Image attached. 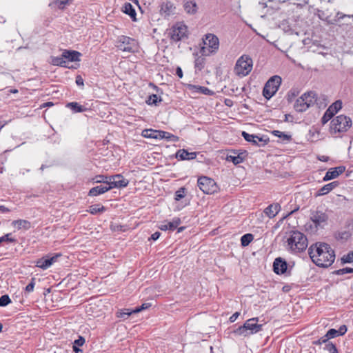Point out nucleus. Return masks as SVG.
<instances>
[{
  "label": "nucleus",
  "instance_id": "0e129e2a",
  "mask_svg": "<svg viewBox=\"0 0 353 353\" xmlns=\"http://www.w3.org/2000/svg\"><path fill=\"white\" fill-rule=\"evenodd\" d=\"M319 159L321 161H323V162H325L327 161L328 159V157H325V156H321L319 157Z\"/></svg>",
  "mask_w": 353,
  "mask_h": 353
},
{
  "label": "nucleus",
  "instance_id": "aec40b11",
  "mask_svg": "<svg viewBox=\"0 0 353 353\" xmlns=\"http://www.w3.org/2000/svg\"><path fill=\"white\" fill-rule=\"evenodd\" d=\"M181 224V220L179 218H174L172 221H164L161 223L159 228L161 230L166 231L170 230L174 231Z\"/></svg>",
  "mask_w": 353,
  "mask_h": 353
},
{
  "label": "nucleus",
  "instance_id": "79ce46f5",
  "mask_svg": "<svg viewBox=\"0 0 353 353\" xmlns=\"http://www.w3.org/2000/svg\"><path fill=\"white\" fill-rule=\"evenodd\" d=\"M228 161H231L234 164L237 165L243 161V157L239 154L237 156L228 155L227 157Z\"/></svg>",
  "mask_w": 353,
  "mask_h": 353
},
{
  "label": "nucleus",
  "instance_id": "f704fd0d",
  "mask_svg": "<svg viewBox=\"0 0 353 353\" xmlns=\"http://www.w3.org/2000/svg\"><path fill=\"white\" fill-rule=\"evenodd\" d=\"M51 63L54 65H59L61 67H67V61L65 60L63 54L60 57H53L51 59Z\"/></svg>",
  "mask_w": 353,
  "mask_h": 353
},
{
  "label": "nucleus",
  "instance_id": "7ed1b4c3",
  "mask_svg": "<svg viewBox=\"0 0 353 353\" xmlns=\"http://www.w3.org/2000/svg\"><path fill=\"white\" fill-rule=\"evenodd\" d=\"M220 42L218 37L212 33L203 36L202 43L198 47L203 55H214L219 50Z\"/></svg>",
  "mask_w": 353,
  "mask_h": 353
},
{
  "label": "nucleus",
  "instance_id": "39448f33",
  "mask_svg": "<svg viewBox=\"0 0 353 353\" xmlns=\"http://www.w3.org/2000/svg\"><path fill=\"white\" fill-rule=\"evenodd\" d=\"M253 67V61L251 57L247 54H243L236 61L234 68L236 75L243 77L250 74Z\"/></svg>",
  "mask_w": 353,
  "mask_h": 353
},
{
  "label": "nucleus",
  "instance_id": "774afa93",
  "mask_svg": "<svg viewBox=\"0 0 353 353\" xmlns=\"http://www.w3.org/2000/svg\"><path fill=\"white\" fill-rule=\"evenodd\" d=\"M259 4L262 7V8H265L267 7V3L265 2H259Z\"/></svg>",
  "mask_w": 353,
  "mask_h": 353
},
{
  "label": "nucleus",
  "instance_id": "ddd939ff",
  "mask_svg": "<svg viewBox=\"0 0 353 353\" xmlns=\"http://www.w3.org/2000/svg\"><path fill=\"white\" fill-rule=\"evenodd\" d=\"M347 329L345 325H341L339 330L336 329H330L328 330V332L326 333V334L319 339V340L314 341V344L315 345H321L323 343L327 342V341L330 339L335 338L339 336H342L345 334L347 332Z\"/></svg>",
  "mask_w": 353,
  "mask_h": 353
},
{
  "label": "nucleus",
  "instance_id": "58836bf2",
  "mask_svg": "<svg viewBox=\"0 0 353 353\" xmlns=\"http://www.w3.org/2000/svg\"><path fill=\"white\" fill-rule=\"evenodd\" d=\"M272 133L275 137L280 138L283 141H290L291 139V136L290 134H286L284 132H281L279 130H274L272 131Z\"/></svg>",
  "mask_w": 353,
  "mask_h": 353
},
{
  "label": "nucleus",
  "instance_id": "72a5a7b5",
  "mask_svg": "<svg viewBox=\"0 0 353 353\" xmlns=\"http://www.w3.org/2000/svg\"><path fill=\"white\" fill-rule=\"evenodd\" d=\"M123 11L124 13L128 14L131 17V18L133 19V20H135L136 19V12L134 9L133 6L130 3H125L123 8Z\"/></svg>",
  "mask_w": 353,
  "mask_h": 353
},
{
  "label": "nucleus",
  "instance_id": "cd10ccee",
  "mask_svg": "<svg viewBox=\"0 0 353 353\" xmlns=\"http://www.w3.org/2000/svg\"><path fill=\"white\" fill-rule=\"evenodd\" d=\"M242 136L248 142L254 145H259V142L263 141V139L255 134H250L246 132H242Z\"/></svg>",
  "mask_w": 353,
  "mask_h": 353
},
{
  "label": "nucleus",
  "instance_id": "0eeeda50",
  "mask_svg": "<svg viewBox=\"0 0 353 353\" xmlns=\"http://www.w3.org/2000/svg\"><path fill=\"white\" fill-rule=\"evenodd\" d=\"M351 126V119L345 115L341 114L332 120L330 131L332 134H336L338 132H346Z\"/></svg>",
  "mask_w": 353,
  "mask_h": 353
},
{
  "label": "nucleus",
  "instance_id": "4be33fe9",
  "mask_svg": "<svg viewBox=\"0 0 353 353\" xmlns=\"http://www.w3.org/2000/svg\"><path fill=\"white\" fill-rule=\"evenodd\" d=\"M339 185V182L333 181L325 184L321 188H320L316 193V196H321L325 195L332 191L335 188Z\"/></svg>",
  "mask_w": 353,
  "mask_h": 353
},
{
  "label": "nucleus",
  "instance_id": "b1692460",
  "mask_svg": "<svg viewBox=\"0 0 353 353\" xmlns=\"http://www.w3.org/2000/svg\"><path fill=\"white\" fill-rule=\"evenodd\" d=\"M176 157L180 160H191L196 157V152H189L185 149L179 150L176 153Z\"/></svg>",
  "mask_w": 353,
  "mask_h": 353
},
{
  "label": "nucleus",
  "instance_id": "37998d69",
  "mask_svg": "<svg viewBox=\"0 0 353 353\" xmlns=\"http://www.w3.org/2000/svg\"><path fill=\"white\" fill-rule=\"evenodd\" d=\"M161 99L157 94L150 95L146 101L148 105H157L158 103L161 101Z\"/></svg>",
  "mask_w": 353,
  "mask_h": 353
},
{
  "label": "nucleus",
  "instance_id": "e433bc0d",
  "mask_svg": "<svg viewBox=\"0 0 353 353\" xmlns=\"http://www.w3.org/2000/svg\"><path fill=\"white\" fill-rule=\"evenodd\" d=\"M254 239V236L252 234H245L243 235L241 238V245L245 247L248 245Z\"/></svg>",
  "mask_w": 353,
  "mask_h": 353
},
{
  "label": "nucleus",
  "instance_id": "338daca9",
  "mask_svg": "<svg viewBox=\"0 0 353 353\" xmlns=\"http://www.w3.org/2000/svg\"><path fill=\"white\" fill-rule=\"evenodd\" d=\"M9 92L12 94H17L19 92V90L17 89H11L9 90Z\"/></svg>",
  "mask_w": 353,
  "mask_h": 353
},
{
  "label": "nucleus",
  "instance_id": "c03bdc74",
  "mask_svg": "<svg viewBox=\"0 0 353 353\" xmlns=\"http://www.w3.org/2000/svg\"><path fill=\"white\" fill-rule=\"evenodd\" d=\"M353 262V252H350L341 258V263H350Z\"/></svg>",
  "mask_w": 353,
  "mask_h": 353
},
{
  "label": "nucleus",
  "instance_id": "e2e57ef3",
  "mask_svg": "<svg viewBox=\"0 0 353 353\" xmlns=\"http://www.w3.org/2000/svg\"><path fill=\"white\" fill-rule=\"evenodd\" d=\"M0 211L2 212H8L10 210L4 205H0Z\"/></svg>",
  "mask_w": 353,
  "mask_h": 353
},
{
  "label": "nucleus",
  "instance_id": "49530a36",
  "mask_svg": "<svg viewBox=\"0 0 353 353\" xmlns=\"http://www.w3.org/2000/svg\"><path fill=\"white\" fill-rule=\"evenodd\" d=\"M334 114L333 113L331 112V111H330L329 109H327L325 112L324 113L322 119H321V122L324 125L328 121H330L332 117L334 116Z\"/></svg>",
  "mask_w": 353,
  "mask_h": 353
},
{
  "label": "nucleus",
  "instance_id": "864d4df0",
  "mask_svg": "<svg viewBox=\"0 0 353 353\" xmlns=\"http://www.w3.org/2000/svg\"><path fill=\"white\" fill-rule=\"evenodd\" d=\"M85 343V339L82 336H79L78 339L74 341V345L77 346H82Z\"/></svg>",
  "mask_w": 353,
  "mask_h": 353
},
{
  "label": "nucleus",
  "instance_id": "13d9d810",
  "mask_svg": "<svg viewBox=\"0 0 353 353\" xmlns=\"http://www.w3.org/2000/svg\"><path fill=\"white\" fill-rule=\"evenodd\" d=\"M239 314H240V312H236L235 313H234V314H233L230 317V321L231 323L234 322V321L236 320V319L239 317Z\"/></svg>",
  "mask_w": 353,
  "mask_h": 353
},
{
  "label": "nucleus",
  "instance_id": "f3484780",
  "mask_svg": "<svg viewBox=\"0 0 353 353\" xmlns=\"http://www.w3.org/2000/svg\"><path fill=\"white\" fill-rule=\"evenodd\" d=\"M110 187V190L113 188H125L128 185V180L125 179L123 176L120 174H116L114 176H109L108 181Z\"/></svg>",
  "mask_w": 353,
  "mask_h": 353
},
{
  "label": "nucleus",
  "instance_id": "09e8293b",
  "mask_svg": "<svg viewBox=\"0 0 353 353\" xmlns=\"http://www.w3.org/2000/svg\"><path fill=\"white\" fill-rule=\"evenodd\" d=\"M349 273H353V268H345L335 271V274L337 275H343Z\"/></svg>",
  "mask_w": 353,
  "mask_h": 353
},
{
  "label": "nucleus",
  "instance_id": "2f4dec72",
  "mask_svg": "<svg viewBox=\"0 0 353 353\" xmlns=\"http://www.w3.org/2000/svg\"><path fill=\"white\" fill-rule=\"evenodd\" d=\"M159 139H166L171 141H178L179 137L168 132L159 130Z\"/></svg>",
  "mask_w": 353,
  "mask_h": 353
},
{
  "label": "nucleus",
  "instance_id": "4c0bfd02",
  "mask_svg": "<svg viewBox=\"0 0 353 353\" xmlns=\"http://www.w3.org/2000/svg\"><path fill=\"white\" fill-rule=\"evenodd\" d=\"M104 210L105 208L101 204H94L90 206L89 210L88 211L92 214H95L99 212H102Z\"/></svg>",
  "mask_w": 353,
  "mask_h": 353
},
{
  "label": "nucleus",
  "instance_id": "a19ab883",
  "mask_svg": "<svg viewBox=\"0 0 353 353\" xmlns=\"http://www.w3.org/2000/svg\"><path fill=\"white\" fill-rule=\"evenodd\" d=\"M323 344H325L323 349L327 351L329 353H338V350L335 345L332 343L327 341L326 343H323Z\"/></svg>",
  "mask_w": 353,
  "mask_h": 353
},
{
  "label": "nucleus",
  "instance_id": "f8f14e48",
  "mask_svg": "<svg viewBox=\"0 0 353 353\" xmlns=\"http://www.w3.org/2000/svg\"><path fill=\"white\" fill-rule=\"evenodd\" d=\"M318 16L322 21L332 25L338 24L341 20L345 19H353V14H345L340 12H338L334 17L327 15L325 12H320Z\"/></svg>",
  "mask_w": 353,
  "mask_h": 353
},
{
  "label": "nucleus",
  "instance_id": "4d7b16f0",
  "mask_svg": "<svg viewBox=\"0 0 353 353\" xmlns=\"http://www.w3.org/2000/svg\"><path fill=\"white\" fill-rule=\"evenodd\" d=\"M34 287V283L32 281L26 287V291L28 292H31L33 291Z\"/></svg>",
  "mask_w": 353,
  "mask_h": 353
},
{
  "label": "nucleus",
  "instance_id": "6e6552de",
  "mask_svg": "<svg viewBox=\"0 0 353 353\" xmlns=\"http://www.w3.org/2000/svg\"><path fill=\"white\" fill-rule=\"evenodd\" d=\"M282 79L281 77L274 75L265 84L263 90V95L267 99L272 98L277 92L281 84Z\"/></svg>",
  "mask_w": 353,
  "mask_h": 353
},
{
  "label": "nucleus",
  "instance_id": "5701e85b",
  "mask_svg": "<svg viewBox=\"0 0 353 353\" xmlns=\"http://www.w3.org/2000/svg\"><path fill=\"white\" fill-rule=\"evenodd\" d=\"M281 207L279 203H272L268 205L265 210L264 213L270 219L274 218L281 210Z\"/></svg>",
  "mask_w": 353,
  "mask_h": 353
},
{
  "label": "nucleus",
  "instance_id": "c9c22d12",
  "mask_svg": "<svg viewBox=\"0 0 353 353\" xmlns=\"http://www.w3.org/2000/svg\"><path fill=\"white\" fill-rule=\"evenodd\" d=\"M135 312H133V310H130L128 308H125L123 310H120L117 312V316L118 318L122 319L123 320L127 319L130 315L132 314H135Z\"/></svg>",
  "mask_w": 353,
  "mask_h": 353
},
{
  "label": "nucleus",
  "instance_id": "de8ad7c7",
  "mask_svg": "<svg viewBox=\"0 0 353 353\" xmlns=\"http://www.w3.org/2000/svg\"><path fill=\"white\" fill-rule=\"evenodd\" d=\"M11 303V300L8 295H3L0 297V306L4 307Z\"/></svg>",
  "mask_w": 353,
  "mask_h": 353
},
{
  "label": "nucleus",
  "instance_id": "bf43d9fd",
  "mask_svg": "<svg viewBox=\"0 0 353 353\" xmlns=\"http://www.w3.org/2000/svg\"><path fill=\"white\" fill-rule=\"evenodd\" d=\"M76 83L79 86L83 85V79L81 76H77L76 77Z\"/></svg>",
  "mask_w": 353,
  "mask_h": 353
},
{
  "label": "nucleus",
  "instance_id": "c756f323",
  "mask_svg": "<svg viewBox=\"0 0 353 353\" xmlns=\"http://www.w3.org/2000/svg\"><path fill=\"white\" fill-rule=\"evenodd\" d=\"M12 225L17 230H28L30 228V223L26 220L19 219L12 221Z\"/></svg>",
  "mask_w": 353,
  "mask_h": 353
},
{
  "label": "nucleus",
  "instance_id": "3c124183",
  "mask_svg": "<svg viewBox=\"0 0 353 353\" xmlns=\"http://www.w3.org/2000/svg\"><path fill=\"white\" fill-rule=\"evenodd\" d=\"M185 196V188H180L175 192V200L179 201Z\"/></svg>",
  "mask_w": 353,
  "mask_h": 353
},
{
  "label": "nucleus",
  "instance_id": "ea45409f",
  "mask_svg": "<svg viewBox=\"0 0 353 353\" xmlns=\"http://www.w3.org/2000/svg\"><path fill=\"white\" fill-rule=\"evenodd\" d=\"M342 108V102L340 100L336 101L333 103L328 109L331 111L332 113L335 114L339 110H340Z\"/></svg>",
  "mask_w": 353,
  "mask_h": 353
},
{
  "label": "nucleus",
  "instance_id": "8fccbe9b",
  "mask_svg": "<svg viewBox=\"0 0 353 353\" xmlns=\"http://www.w3.org/2000/svg\"><path fill=\"white\" fill-rule=\"evenodd\" d=\"M108 181L109 176L103 175L97 176V182L102 183L101 185H109Z\"/></svg>",
  "mask_w": 353,
  "mask_h": 353
},
{
  "label": "nucleus",
  "instance_id": "f03ea898",
  "mask_svg": "<svg viewBox=\"0 0 353 353\" xmlns=\"http://www.w3.org/2000/svg\"><path fill=\"white\" fill-rule=\"evenodd\" d=\"M285 243L288 250L293 254H298L305 251L308 245L306 236L296 230L289 232Z\"/></svg>",
  "mask_w": 353,
  "mask_h": 353
},
{
  "label": "nucleus",
  "instance_id": "1a4fd4ad",
  "mask_svg": "<svg viewBox=\"0 0 353 353\" xmlns=\"http://www.w3.org/2000/svg\"><path fill=\"white\" fill-rule=\"evenodd\" d=\"M169 34L170 39L176 42L187 39L188 37V27L183 22L176 23L170 28Z\"/></svg>",
  "mask_w": 353,
  "mask_h": 353
},
{
  "label": "nucleus",
  "instance_id": "a18cd8bd",
  "mask_svg": "<svg viewBox=\"0 0 353 353\" xmlns=\"http://www.w3.org/2000/svg\"><path fill=\"white\" fill-rule=\"evenodd\" d=\"M186 88L192 93H201L203 86L192 84H187Z\"/></svg>",
  "mask_w": 353,
  "mask_h": 353
},
{
  "label": "nucleus",
  "instance_id": "423d86ee",
  "mask_svg": "<svg viewBox=\"0 0 353 353\" xmlns=\"http://www.w3.org/2000/svg\"><path fill=\"white\" fill-rule=\"evenodd\" d=\"M316 101V94L313 91H309L303 94L296 100L294 108L298 112H305L313 105Z\"/></svg>",
  "mask_w": 353,
  "mask_h": 353
},
{
  "label": "nucleus",
  "instance_id": "7c9ffc66",
  "mask_svg": "<svg viewBox=\"0 0 353 353\" xmlns=\"http://www.w3.org/2000/svg\"><path fill=\"white\" fill-rule=\"evenodd\" d=\"M159 130L153 129H145L142 132V136L145 138L159 139Z\"/></svg>",
  "mask_w": 353,
  "mask_h": 353
},
{
  "label": "nucleus",
  "instance_id": "9b49d317",
  "mask_svg": "<svg viewBox=\"0 0 353 353\" xmlns=\"http://www.w3.org/2000/svg\"><path fill=\"white\" fill-rule=\"evenodd\" d=\"M197 183L199 189L205 194H214L218 190L215 181L209 177L201 176L199 178Z\"/></svg>",
  "mask_w": 353,
  "mask_h": 353
},
{
  "label": "nucleus",
  "instance_id": "052dcab7",
  "mask_svg": "<svg viewBox=\"0 0 353 353\" xmlns=\"http://www.w3.org/2000/svg\"><path fill=\"white\" fill-rule=\"evenodd\" d=\"M160 235H161L160 232H155L154 233H153V234H152V236H151V239H152V240H154V241H156V240H157V239L159 238Z\"/></svg>",
  "mask_w": 353,
  "mask_h": 353
},
{
  "label": "nucleus",
  "instance_id": "603ef678",
  "mask_svg": "<svg viewBox=\"0 0 353 353\" xmlns=\"http://www.w3.org/2000/svg\"><path fill=\"white\" fill-rule=\"evenodd\" d=\"M10 234H7L0 237V243L3 241L14 242L15 241L14 239L10 238Z\"/></svg>",
  "mask_w": 353,
  "mask_h": 353
},
{
  "label": "nucleus",
  "instance_id": "2eb2a0df",
  "mask_svg": "<svg viewBox=\"0 0 353 353\" xmlns=\"http://www.w3.org/2000/svg\"><path fill=\"white\" fill-rule=\"evenodd\" d=\"M61 256V254H54L52 255H46L41 259H39L35 262V265L43 270H47L51 267L58 260V258Z\"/></svg>",
  "mask_w": 353,
  "mask_h": 353
},
{
  "label": "nucleus",
  "instance_id": "6e6d98bb",
  "mask_svg": "<svg viewBox=\"0 0 353 353\" xmlns=\"http://www.w3.org/2000/svg\"><path fill=\"white\" fill-rule=\"evenodd\" d=\"M201 93L205 94V95H212L214 92L212 90H210V89H208V88L203 87L201 89Z\"/></svg>",
  "mask_w": 353,
  "mask_h": 353
},
{
  "label": "nucleus",
  "instance_id": "bb28decb",
  "mask_svg": "<svg viewBox=\"0 0 353 353\" xmlns=\"http://www.w3.org/2000/svg\"><path fill=\"white\" fill-rule=\"evenodd\" d=\"M65 106L66 108H70L73 113L83 112L88 110V108L77 102L68 103Z\"/></svg>",
  "mask_w": 353,
  "mask_h": 353
},
{
  "label": "nucleus",
  "instance_id": "393cba45",
  "mask_svg": "<svg viewBox=\"0 0 353 353\" xmlns=\"http://www.w3.org/2000/svg\"><path fill=\"white\" fill-rule=\"evenodd\" d=\"M110 190V187L108 185H100L91 188L89 191L88 195L91 196H96L102 194Z\"/></svg>",
  "mask_w": 353,
  "mask_h": 353
},
{
  "label": "nucleus",
  "instance_id": "473e14b6",
  "mask_svg": "<svg viewBox=\"0 0 353 353\" xmlns=\"http://www.w3.org/2000/svg\"><path fill=\"white\" fill-rule=\"evenodd\" d=\"M72 0H50V6L64 9Z\"/></svg>",
  "mask_w": 353,
  "mask_h": 353
},
{
  "label": "nucleus",
  "instance_id": "680f3d73",
  "mask_svg": "<svg viewBox=\"0 0 353 353\" xmlns=\"http://www.w3.org/2000/svg\"><path fill=\"white\" fill-rule=\"evenodd\" d=\"M176 74L180 79L183 77V71L180 67L176 68Z\"/></svg>",
  "mask_w": 353,
  "mask_h": 353
},
{
  "label": "nucleus",
  "instance_id": "69168bd1",
  "mask_svg": "<svg viewBox=\"0 0 353 353\" xmlns=\"http://www.w3.org/2000/svg\"><path fill=\"white\" fill-rule=\"evenodd\" d=\"M73 350L75 353H79V352H81V350L79 349V346H75L73 345Z\"/></svg>",
  "mask_w": 353,
  "mask_h": 353
},
{
  "label": "nucleus",
  "instance_id": "6ab92c4d",
  "mask_svg": "<svg viewBox=\"0 0 353 353\" xmlns=\"http://www.w3.org/2000/svg\"><path fill=\"white\" fill-rule=\"evenodd\" d=\"M345 170V166L341 165L335 168H332L327 170L325 176L323 178V181H327L330 180L337 178L339 175L343 174Z\"/></svg>",
  "mask_w": 353,
  "mask_h": 353
},
{
  "label": "nucleus",
  "instance_id": "a211bd4d",
  "mask_svg": "<svg viewBox=\"0 0 353 353\" xmlns=\"http://www.w3.org/2000/svg\"><path fill=\"white\" fill-rule=\"evenodd\" d=\"M192 55L194 59V68L196 70H201L205 65V57H210V55H203L200 52V49L198 47L195 46L194 48V51Z\"/></svg>",
  "mask_w": 353,
  "mask_h": 353
},
{
  "label": "nucleus",
  "instance_id": "9d476101",
  "mask_svg": "<svg viewBox=\"0 0 353 353\" xmlns=\"http://www.w3.org/2000/svg\"><path fill=\"white\" fill-rule=\"evenodd\" d=\"M118 48L123 52L134 53L139 50L137 41L128 37L122 36L119 39Z\"/></svg>",
  "mask_w": 353,
  "mask_h": 353
},
{
  "label": "nucleus",
  "instance_id": "4468645a",
  "mask_svg": "<svg viewBox=\"0 0 353 353\" xmlns=\"http://www.w3.org/2000/svg\"><path fill=\"white\" fill-rule=\"evenodd\" d=\"M159 13L164 18L171 17L176 13V6L170 0H161L159 3Z\"/></svg>",
  "mask_w": 353,
  "mask_h": 353
},
{
  "label": "nucleus",
  "instance_id": "a878e982",
  "mask_svg": "<svg viewBox=\"0 0 353 353\" xmlns=\"http://www.w3.org/2000/svg\"><path fill=\"white\" fill-rule=\"evenodd\" d=\"M64 59L67 61V63L72 61H77L79 60L80 53L76 51L65 50L62 53Z\"/></svg>",
  "mask_w": 353,
  "mask_h": 353
},
{
  "label": "nucleus",
  "instance_id": "c85d7f7f",
  "mask_svg": "<svg viewBox=\"0 0 353 353\" xmlns=\"http://www.w3.org/2000/svg\"><path fill=\"white\" fill-rule=\"evenodd\" d=\"M185 10L189 14H194L196 12L197 6L195 0H184Z\"/></svg>",
  "mask_w": 353,
  "mask_h": 353
},
{
  "label": "nucleus",
  "instance_id": "20e7f679",
  "mask_svg": "<svg viewBox=\"0 0 353 353\" xmlns=\"http://www.w3.org/2000/svg\"><path fill=\"white\" fill-rule=\"evenodd\" d=\"M258 318H252L247 320L245 323L236 328L234 333L236 335L248 336L260 332L262 325L258 323Z\"/></svg>",
  "mask_w": 353,
  "mask_h": 353
},
{
  "label": "nucleus",
  "instance_id": "dca6fc26",
  "mask_svg": "<svg viewBox=\"0 0 353 353\" xmlns=\"http://www.w3.org/2000/svg\"><path fill=\"white\" fill-rule=\"evenodd\" d=\"M327 216L321 211H315L311 214L310 220L314 224L316 229L323 228L327 221Z\"/></svg>",
  "mask_w": 353,
  "mask_h": 353
},
{
  "label": "nucleus",
  "instance_id": "5fc2aeb1",
  "mask_svg": "<svg viewBox=\"0 0 353 353\" xmlns=\"http://www.w3.org/2000/svg\"><path fill=\"white\" fill-rule=\"evenodd\" d=\"M150 306V304L148 303H143L140 307H137L135 309L133 310V312H135L136 313H138L146 308H148Z\"/></svg>",
  "mask_w": 353,
  "mask_h": 353
},
{
  "label": "nucleus",
  "instance_id": "412c9836",
  "mask_svg": "<svg viewBox=\"0 0 353 353\" xmlns=\"http://www.w3.org/2000/svg\"><path fill=\"white\" fill-rule=\"evenodd\" d=\"M274 271L277 274H283L287 270L286 262L281 258H277L273 263Z\"/></svg>",
  "mask_w": 353,
  "mask_h": 353
},
{
  "label": "nucleus",
  "instance_id": "f257e3e1",
  "mask_svg": "<svg viewBox=\"0 0 353 353\" xmlns=\"http://www.w3.org/2000/svg\"><path fill=\"white\" fill-rule=\"evenodd\" d=\"M309 255L312 262L319 267L327 268L335 260V253L330 245L316 243L309 248Z\"/></svg>",
  "mask_w": 353,
  "mask_h": 353
}]
</instances>
